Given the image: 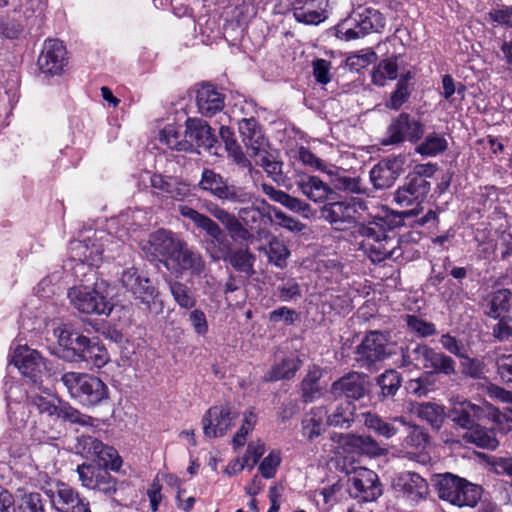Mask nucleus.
I'll list each match as a JSON object with an SVG mask.
<instances>
[{"mask_svg": "<svg viewBox=\"0 0 512 512\" xmlns=\"http://www.w3.org/2000/svg\"><path fill=\"white\" fill-rule=\"evenodd\" d=\"M320 378V369L314 367L313 369L309 370L308 374L302 380L301 391L304 402L311 403L320 396Z\"/></svg>", "mask_w": 512, "mask_h": 512, "instance_id": "3c124183", "label": "nucleus"}, {"mask_svg": "<svg viewBox=\"0 0 512 512\" xmlns=\"http://www.w3.org/2000/svg\"><path fill=\"white\" fill-rule=\"evenodd\" d=\"M267 254L270 262L283 267L290 252L282 241L274 238L269 243Z\"/></svg>", "mask_w": 512, "mask_h": 512, "instance_id": "680f3d73", "label": "nucleus"}, {"mask_svg": "<svg viewBox=\"0 0 512 512\" xmlns=\"http://www.w3.org/2000/svg\"><path fill=\"white\" fill-rule=\"evenodd\" d=\"M20 512H45L41 495L33 492L24 494L19 503Z\"/></svg>", "mask_w": 512, "mask_h": 512, "instance_id": "774afa93", "label": "nucleus"}, {"mask_svg": "<svg viewBox=\"0 0 512 512\" xmlns=\"http://www.w3.org/2000/svg\"><path fill=\"white\" fill-rule=\"evenodd\" d=\"M435 487L440 499L457 507H475L482 496V488L451 473L437 476Z\"/></svg>", "mask_w": 512, "mask_h": 512, "instance_id": "7ed1b4c3", "label": "nucleus"}, {"mask_svg": "<svg viewBox=\"0 0 512 512\" xmlns=\"http://www.w3.org/2000/svg\"><path fill=\"white\" fill-rule=\"evenodd\" d=\"M398 57L384 59L374 67L371 77L373 84L377 86H385L387 81L395 80L398 76Z\"/></svg>", "mask_w": 512, "mask_h": 512, "instance_id": "79ce46f5", "label": "nucleus"}, {"mask_svg": "<svg viewBox=\"0 0 512 512\" xmlns=\"http://www.w3.org/2000/svg\"><path fill=\"white\" fill-rule=\"evenodd\" d=\"M429 441L428 433L420 426H410V431L404 440L407 447H412L418 450L425 449Z\"/></svg>", "mask_w": 512, "mask_h": 512, "instance_id": "0e129e2a", "label": "nucleus"}, {"mask_svg": "<svg viewBox=\"0 0 512 512\" xmlns=\"http://www.w3.org/2000/svg\"><path fill=\"white\" fill-rule=\"evenodd\" d=\"M345 443L358 449L360 452L369 456H381L385 453V449L382 448L375 439L368 435H351L345 436Z\"/></svg>", "mask_w": 512, "mask_h": 512, "instance_id": "49530a36", "label": "nucleus"}, {"mask_svg": "<svg viewBox=\"0 0 512 512\" xmlns=\"http://www.w3.org/2000/svg\"><path fill=\"white\" fill-rule=\"evenodd\" d=\"M185 126L190 151H193L195 147L210 150L217 142L213 129L206 121L199 118H188Z\"/></svg>", "mask_w": 512, "mask_h": 512, "instance_id": "bb28decb", "label": "nucleus"}, {"mask_svg": "<svg viewBox=\"0 0 512 512\" xmlns=\"http://www.w3.org/2000/svg\"><path fill=\"white\" fill-rule=\"evenodd\" d=\"M411 85H406L405 81H398L394 91L391 93L390 99L386 103V107L398 110L405 104L411 95Z\"/></svg>", "mask_w": 512, "mask_h": 512, "instance_id": "052dcab7", "label": "nucleus"}, {"mask_svg": "<svg viewBox=\"0 0 512 512\" xmlns=\"http://www.w3.org/2000/svg\"><path fill=\"white\" fill-rule=\"evenodd\" d=\"M406 157L398 155L388 157L376 164L370 171V180L375 189L391 187L396 179L403 173Z\"/></svg>", "mask_w": 512, "mask_h": 512, "instance_id": "aec40b11", "label": "nucleus"}, {"mask_svg": "<svg viewBox=\"0 0 512 512\" xmlns=\"http://www.w3.org/2000/svg\"><path fill=\"white\" fill-rule=\"evenodd\" d=\"M414 413L435 430H439L445 419V408L432 402H424L414 407Z\"/></svg>", "mask_w": 512, "mask_h": 512, "instance_id": "a19ab883", "label": "nucleus"}, {"mask_svg": "<svg viewBox=\"0 0 512 512\" xmlns=\"http://www.w3.org/2000/svg\"><path fill=\"white\" fill-rule=\"evenodd\" d=\"M46 0H0V9L11 7L14 11H22L25 17H29L37 11L44 9Z\"/></svg>", "mask_w": 512, "mask_h": 512, "instance_id": "5fc2aeb1", "label": "nucleus"}, {"mask_svg": "<svg viewBox=\"0 0 512 512\" xmlns=\"http://www.w3.org/2000/svg\"><path fill=\"white\" fill-rule=\"evenodd\" d=\"M178 211L181 216L190 219L197 226V228L205 231L206 234L211 238L212 243L222 245L227 241V235L225 234L224 230L210 217L199 213L187 205H179Z\"/></svg>", "mask_w": 512, "mask_h": 512, "instance_id": "2f4dec72", "label": "nucleus"}, {"mask_svg": "<svg viewBox=\"0 0 512 512\" xmlns=\"http://www.w3.org/2000/svg\"><path fill=\"white\" fill-rule=\"evenodd\" d=\"M327 415L326 407L320 406L311 409L302 420V434L309 441L319 437L324 431V419Z\"/></svg>", "mask_w": 512, "mask_h": 512, "instance_id": "58836bf2", "label": "nucleus"}, {"mask_svg": "<svg viewBox=\"0 0 512 512\" xmlns=\"http://www.w3.org/2000/svg\"><path fill=\"white\" fill-rule=\"evenodd\" d=\"M104 281L96 282L94 287L80 285L68 290V298L72 306L85 314L109 315L113 304L107 298Z\"/></svg>", "mask_w": 512, "mask_h": 512, "instance_id": "20e7f679", "label": "nucleus"}, {"mask_svg": "<svg viewBox=\"0 0 512 512\" xmlns=\"http://www.w3.org/2000/svg\"><path fill=\"white\" fill-rule=\"evenodd\" d=\"M486 408L490 410L489 415L501 433L506 434L512 430V409L507 408L501 412L490 405H486Z\"/></svg>", "mask_w": 512, "mask_h": 512, "instance_id": "e2e57ef3", "label": "nucleus"}, {"mask_svg": "<svg viewBox=\"0 0 512 512\" xmlns=\"http://www.w3.org/2000/svg\"><path fill=\"white\" fill-rule=\"evenodd\" d=\"M300 367V361L293 358H285L280 363L273 365L270 371L265 375L266 381H279L294 377Z\"/></svg>", "mask_w": 512, "mask_h": 512, "instance_id": "de8ad7c7", "label": "nucleus"}, {"mask_svg": "<svg viewBox=\"0 0 512 512\" xmlns=\"http://www.w3.org/2000/svg\"><path fill=\"white\" fill-rule=\"evenodd\" d=\"M262 190L271 200L280 203L287 209L300 214L304 218H310L314 214L311 205L302 199L294 197L268 184H262Z\"/></svg>", "mask_w": 512, "mask_h": 512, "instance_id": "f704fd0d", "label": "nucleus"}, {"mask_svg": "<svg viewBox=\"0 0 512 512\" xmlns=\"http://www.w3.org/2000/svg\"><path fill=\"white\" fill-rule=\"evenodd\" d=\"M367 203L359 198L325 203L320 209V217L336 230H345L348 225L358 222Z\"/></svg>", "mask_w": 512, "mask_h": 512, "instance_id": "423d86ee", "label": "nucleus"}, {"mask_svg": "<svg viewBox=\"0 0 512 512\" xmlns=\"http://www.w3.org/2000/svg\"><path fill=\"white\" fill-rule=\"evenodd\" d=\"M484 416V407L466 400L455 404L449 412L451 421L464 431L470 430Z\"/></svg>", "mask_w": 512, "mask_h": 512, "instance_id": "72a5a7b5", "label": "nucleus"}, {"mask_svg": "<svg viewBox=\"0 0 512 512\" xmlns=\"http://www.w3.org/2000/svg\"><path fill=\"white\" fill-rule=\"evenodd\" d=\"M405 321L408 329L419 337H429L437 332L432 322H428L417 315H406Z\"/></svg>", "mask_w": 512, "mask_h": 512, "instance_id": "4d7b16f0", "label": "nucleus"}, {"mask_svg": "<svg viewBox=\"0 0 512 512\" xmlns=\"http://www.w3.org/2000/svg\"><path fill=\"white\" fill-rule=\"evenodd\" d=\"M238 413L230 406H213L203 416V433L207 438L224 436L234 424Z\"/></svg>", "mask_w": 512, "mask_h": 512, "instance_id": "6ab92c4d", "label": "nucleus"}, {"mask_svg": "<svg viewBox=\"0 0 512 512\" xmlns=\"http://www.w3.org/2000/svg\"><path fill=\"white\" fill-rule=\"evenodd\" d=\"M329 393L335 398L346 397L359 400L367 393L366 376L358 372H350L334 381Z\"/></svg>", "mask_w": 512, "mask_h": 512, "instance_id": "5701e85b", "label": "nucleus"}, {"mask_svg": "<svg viewBox=\"0 0 512 512\" xmlns=\"http://www.w3.org/2000/svg\"><path fill=\"white\" fill-rule=\"evenodd\" d=\"M11 363L15 365L24 377L36 383L46 369L43 358L36 350L27 346H19L13 355Z\"/></svg>", "mask_w": 512, "mask_h": 512, "instance_id": "4be33fe9", "label": "nucleus"}, {"mask_svg": "<svg viewBox=\"0 0 512 512\" xmlns=\"http://www.w3.org/2000/svg\"><path fill=\"white\" fill-rule=\"evenodd\" d=\"M295 185L303 196L314 203H324L333 199L335 195L333 188L318 176L302 175L299 176Z\"/></svg>", "mask_w": 512, "mask_h": 512, "instance_id": "cd10ccee", "label": "nucleus"}, {"mask_svg": "<svg viewBox=\"0 0 512 512\" xmlns=\"http://www.w3.org/2000/svg\"><path fill=\"white\" fill-rule=\"evenodd\" d=\"M199 187L223 202L244 205L254 199V193L247 187L228 184L220 174L211 169L203 170Z\"/></svg>", "mask_w": 512, "mask_h": 512, "instance_id": "39448f33", "label": "nucleus"}, {"mask_svg": "<svg viewBox=\"0 0 512 512\" xmlns=\"http://www.w3.org/2000/svg\"><path fill=\"white\" fill-rule=\"evenodd\" d=\"M75 449L77 453L87 458L97 459L100 464L113 471H118L122 466L121 457L113 447L103 444L90 435L79 436Z\"/></svg>", "mask_w": 512, "mask_h": 512, "instance_id": "ddd939ff", "label": "nucleus"}, {"mask_svg": "<svg viewBox=\"0 0 512 512\" xmlns=\"http://www.w3.org/2000/svg\"><path fill=\"white\" fill-rule=\"evenodd\" d=\"M349 21L354 22V27H346L343 23L338 28V33L345 40H353L364 37L371 31H379L385 26V18L375 9L365 8L362 11L353 12Z\"/></svg>", "mask_w": 512, "mask_h": 512, "instance_id": "4468645a", "label": "nucleus"}, {"mask_svg": "<svg viewBox=\"0 0 512 512\" xmlns=\"http://www.w3.org/2000/svg\"><path fill=\"white\" fill-rule=\"evenodd\" d=\"M120 281L135 299L140 300L147 311H152L159 292L149 278L140 275L135 267H130L122 271Z\"/></svg>", "mask_w": 512, "mask_h": 512, "instance_id": "f8f14e48", "label": "nucleus"}, {"mask_svg": "<svg viewBox=\"0 0 512 512\" xmlns=\"http://www.w3.org/2000/svg\"><path fill=\"white\" fill-rule=\"evenodd\" d=\"M74 361H83L96 368L104 367L109 361V354L105 346L98 339L84 337L80 340Z\"/></svg>", "mask_w": 512, "mask_h": 512, "instance_id": "473e14b6", "label": "nucleus"}, {"mask_svg": "<svg viewBox=\"0 0 512 512\" xmlns=\"http://www.w3.org/2000/svg\"><path fill=\"white\" fill-rule=\"evenodd\" d=\"M28 402L32 407H35L40 414L56 416L57 418L81 425H88L91 421V417L80 413L68 403L58 399H49L42 395L30 394L28 396Z\"/></svg>", "mask_w": 512, "mask_h": 512, "instance_id": "9b49d317", "label": "nucleus"}, {"mask_svg": "<svg viewBox=\"0 0 512 512\" xmlns=\"http://www.w3.org/2000/svg\"><path fill=\"white\" fill-rule=\"evenodd\" d=\"M392 488L398 498L403 499L411 506H416L425 501L430 494L427 480L412 471L398 473L393 478Z\"/></svg>", "mask_w": 512, "mask_h": 512, "instance_id": "6e6552de", "label": "nucleus"}, {"mask_svg": "<svg viewBox=\"0 0 512 512\" xmlns=\"http://www.w3.org/2000/svg\"><path fill=\"white\" fill-rule=\"evenodd\" d=\"M349 474V493L362 502H373L383 493L382 484L376 472L365 467H354Z\"/></svg>", "mask_w": 512, "mask_h": 512, "instance_id": "1a4fd4ad", "label": "nucleus"}, {"mask_svg": "<svg viewBox=\"0 0 512 512\" xmlns=\"http://www.w3.org/2000/svg\"><path fill=\"white\" fill-rule=\"evenodd\" d=\"M52 506L59 512H92L89 501L65 483H57L45 491Z\"/></svg>", "mask_w": 512, "mask_h": 512, "instance_id": "dca6fc26", "label": "nucleus"}, {"mask_svg": "<svg viewBox=\"0 0 512 512\" xmlns=\"http://www.w3.org/2000/svg\"><path fill=\"white\" fill-rule=\"evenodd\" d=\"M328 0H294L293 16L304 24L317 25L327 18Z\"/></svg>", "mask_w": 512, "mask_h": 512, "instance_id": "c756f323", "label": "nucleus"}, {"mask_svg": "<svg viewBox=\"0 0 512 512\" xmlns=\"http://www.w3.org/2000/svg\"><path fill=\"white\" fill-rule=\"evenodd\" d=\"M257 202L258 199L254 195V199L251 202L247 203L250 205L241 207L238 210L237 218L246 228L247 226L252 227L254 224L258 223L263 215L262 211L260 210V207L257 206Z\"/></svg>", "mask_w": 512, "mask_h": 512, "instance_id": "13d9d810", "label": "nucleus"}, {"mask_svg": "<svg viewBox=\"0 0 512 512\" xmlns=\"http://www.w3.org/2000/svg\"><path fill=\"white\" fill-rule=\"evenodd\" d=\"M206 209L212 217H214L224 226L225 230L230 234L232 239L247 241L251 238V233L246 227L243 226L235 214L227 211L217 203L211 201L207 202Z\"/></svg>", "mask_w": 512, "mask_h": 512, "instance_id": "c85d7f7f", "label": "nucleus"}, {"mask_svg": "<svg viewBox=\"0 0 512 512\" xmlns=\"http://www.w3.org/2000/svg\"><path fill=\"white\" fill-rule=\"evenodd\" d=\"M222 246V248L210 252L212 260L218 261L222 259L227 261L236 271L244 273L247 277L255 273L253 268L255 256L248 249H238L230 252L228 241L222 244Z\"/></svg>", "mask_w": 512, "mask_h": 512, "instance_id": "a878e982", "label": "nucleus"}, {"mask_svg": "<svg viewBox=\"0 0 512 512\" xmlns=\"http://www.w3.org/2000/svg\"><path fill=\"white\" fill-rule=\"evenodd\" d=\"M66 48L62 41L50 39L45 41L37 64L39 69L50 75L59 74L65 65Z\"/></svg>", "mask_w": 512, "mask_h": 512, "instance_id": "b1692460", "label": "nucleus"}, {"mask_svg": "<svg viewBox=\"0 0 512 512\" xmlns=\"http://www.w3.org/2000/svg\"><path fill=\"white\" fill-rule=\"evenodd\" d=\"M511 293L507 289L496 291L488 304L487 315L498 319L504 317L510 308Z\"/></svg>", "mask_w": 512, "mask_h": 512, "instance_id": "09e8293b", "label": "nucleus"}, {"mask_svg": "<svg viewBox=\"0 0 512 512\" xmlns=\"http://www.w3.org/2000/svg\"><path fill=\"white\" fill-rule=\"evenodd\" d=\"M54 333L58 338L59 345L64 347L67 351H71L73 356L78 350L80 340L85 337L84 335L72 331L65 326L57 328Z\"/></svg>", "mask_w": 512, "mask_h": 512, "instance_id": "6e6d98bb", "label": "nucleus"}, {"mask_svg": "<svg viewBox=\"0 0 512 512\" xmlns=\"http://www.w3.org/2000/svg\"><path fill=\"white\" fill-rule=\"evenodd\" d=\"M355 354L359 367L369 369L375 362L391 354L386 335L379 331L369 332L357 347Z\"/></svg>", "mask_w": 512, "mask_h": 512, "instance_id": "2eb2a0df", "label": "nucleus"}, {"mask_svg": "<svg viewBox=\"0 0 512 512\" xmlns=\"http://www.w3.org/2000/svg\"><path fill=\"white\" fill-rule=\"evenodd\" d=\"M169 289L175 302L184 309H192L196 305V297L192 290L180 281H171Z\"/></svg>", "mask_w": 512, "mask_h": 512, "instance_id": "603ef678", "label": "nucleus"}, {"mask_svg": "<svg viewBox=\"0 0 512 512\" xmlns=\"http://www.w3.org/2000/svg\"><path fill=\"white\" fill-rule=\"evenodd\" d=\"M462 439L465 443L489 451L496 450L500 445V442L496 437L495 430L482 426L478 423L470 430L464 431Z\"/></svg>", "mask_w": 512, "mask_h": 512, "instance_id": "e433bc0d", "label": "nucleus"}, {"mask_svg": "<svg viewBox=\"0 0 512 512\" xmlns=\"http://www.w3.org/2000/svg\"><path fill=\"white\" fill-rule=\"evenodd\" d=\"M159 141L168 148L177 151H190V144L186 137V129L182 130L181 126L168 124L159 132Z\"/></svg>", "mask_w": 512, "mask_h": 512, "instance_id": "4c0bfd02", "label": "nucleus"}, {"mask_svg": "<svg viewBox=\"0 0 512 512\" xmlns=\"http://www.w3.org/2000/svg\"><path fill=\"white\" fill-rule=\"evenodd\" d=\"M256 165L261 166L266 172L267 176L274 181H278L282 177V162L276 161L273 155L264 150L263 154L260 153L253 157Z\"/></svg>", "mask_w": 512, "mask_h": 512, "instance_id": "864d4df0", "label": "nucleus"}, {"mask_svg": "<svg viewBox=\"0 0 512 512\" xmlns=\"http://www.w3.org/2000/svg\"><path fill=\"white\" fill-rule=\"evenodd\" d=\"M108 469L105 466L102 467L92 489L111 495L116 492L117 481L109 474Z\"/></svg>", "mask_w": 512, "mask_h": 512, "instance_id": "338daca9", "label": "nucleus"}, {"mask_svg": "<svg viewBox=\"0 0 512 512\" xmlns=\"http://www.w3.org/2000/svg\"><path fill=\"white\" fill-rule=\"evenodd\" d=\"M431 188L430 182L419 176H409L405 178L394 194L395 202L401 207L419 206Z\"/></svg>", "mask_w": 512, "mask_h": 512, "instance_id": "412c9836", "label": "nucleus"}, {"mask_svg": "<svg viewBox=\"0 0 512 512\" xmlns=\"http://www.w3.org/2000/svg\"><path fill=\"white\" fill-rule=\"evenodd\" d=\"M420 358L421 368L427 370L430 374L451 376L456 373L455 361L450 356L436 351L428 345H422Z\"/></svg>", "mask_w": 512, "mask_h": 512, "instance_id": "7c9ffc66", "label": "nucleus"}, {"mask_svg": "<svg viewBox=\"0 0 512 512\" xmlns=\"http://www.w3.org/2000/svg\"><path fill=\"white\" fill-rule=\"evenodd\" d=\"M61 382L71 398L82 406L95 407L108 398L107 385L97 376L81 372H66Z\"/></svg>", "mask_w": 512, "mask_h": 512, "instance_id": "f03ea898", "label": "nucleus"}, {"mask_svg": "<svg viewBox=\"0 0 512 512\" xmlns=\"http://www.w3.org/2000/svg\"><path fill=\"white\" fill-rule=\"evenodd\" d=\"M72 258L78 263L75 265L76 270L88 269L93 275V266H98L103 259L104 244L101 238L88 237L82 241L71 242Z\"/></svg>", "mask_w": 512, "mask_h": 512, "instance_id": "f3484780", "label": "nucleus"}, {"mask_svg": "<svg viewBox=\"0 0 512 512\" xmlns=\"http://www.w3.org/2000/svg\"><path fill=\"white\" fill-rule=\"evenodd\" d=\"M163 263L168 270L178 276L185 273H189L191 276H199L205 269V261L202 255L183 239L172 256L163 260Z\"/></svg>", "mask_w": 512, "mask_h": 512, "instance_id": "9d476101", "label": "nucleus"}, {"mask_svg": "<svg viewBox=\"0 0 512 512\" xmlns=\"http://www.w3.org/2000/svg\"><path fill=\"white\" fill-rule=\"evenodd\" d=\"M196 104L198 111L211 117L224 107V96L214 86L203 84L197 89Z\"/></svg>", "mask_w": 512, "mask_h": 512, "instance_id": "c9c22d12", "label": "nucleus"}, {"mask_svg": "<svg viewBox=\"0 0 512 512\" xmlns=\"http://www.w3.org/2000/svg\"><path fill=\"white\" fill-rule=\"evenodd\" d=\"M378 385L384 397L394 396L401 385L400 375L394 370L386 371L379 376Z\"/></svg>", "mask_w": 512, "mask_h": 512, "instance_id": "bf43d9fd", "label": "nucleus"}, {"mask_svg": "<svg viewBox=\"0 0 512 512\" xmlns=\"http://www.w3.org/2000/svg\"><path fill=\"white\" fill-rule=\"evenodd\" d=\"M424 132L425 127L420 119L402 112L392 119L387 128L386 137L381 143L384 146L400 144L405 141L415 144L422 139Z\"/></svg>", "mask_w": 512, "mask_h": 512, "instance_id": "0eeeda50", "label": "nucleus"}, {"mask_svg": "<svg viewBox=\"0 0 512 512\" xmlns=\"http://www.w3.org/2000/svg\"><path fill=\"white\" fill-rule=\"evenodd\" d=\"M418 214L417 209L399 213V221L393 222L389 217L376 215L367 223L358 226V234L363 238L361 248L373 263L386 259L398 260L403 256L402 240L391 227L398 225L403 218Z\"/></svg>", "mask_w": 512, "mask_h": 512, "instance_id": "f257e3e1", "label": "nucleus"}, {"mask_svg": "<svg viewBox=\"0 0 512 512\" xmlns=\"http://www.w3.org/2000/svg\"><path fill=\"white\" fill-rule=\"evenodd\" d=\"M219 134L225 143V148L229 156L232 157L238 165H241L243 167H250L251 162L245 156L241 147L237 143L234 137V132L229 127L222 126L220 128Z\"/></svg>", "mask_w": 512, "mask_h": 512, "instance_id": "c03bdc74", "label": "nucleus"}, {"mask_svg": "<svg viewBox=\"0 0 512 512\" xmlns=\"http://www.w3.org/2000/svg\"><path fill=\"white\" fill-rule=\"evenodd\" d=\"M238 129L247 154L253 158L269 148L267 139L262 129L254 118L242 119L238 123Z\"/></svg>", "mask_w": 512, "mask_h": 512, "instance_id": "393cba45", "label": "nucleus"}, {"mask_svg": "<svg viewBox=\"0 0 512 512\" xmlns=\"http://www.w3.org/2000/svg\"><path fill=\"white\" fill-rule=\"evenodd\" d=\"M182 238L170 230L158 229L142 242V250L149 260L154 261L163 257L167 260L172 256Z\"/></svg>", "mask_w": 512, "mask_h": 512, "instance_id": "a211bd4d", "label": "nucleus"}, {"mask_svg": "<svg viewBox=\"0 0 512 512\" xmlns=\"http://www.w3.org/2000/svg\"><path fill=\"white\" fill-rule=\"evenodd\" d=\"M332 179L333 190L341 191L346 194H364L366 187L360 177H351L344 174L334 173L329 174Z\"/></svg>", "mask_w": 512, "mask_h": 512, "instance_id": "37998d69", "label": "nucleus"}, {"mask_svg": "<svg viewBox=\"0 0 512 512\" xmlns=\"http://www.w3.org/2000/svg\"><path fill=\"white\" fill-rule=\"evenodd\" d=\"M356 407L351 401L338 404L333 411L327 412L326 423L337 428H349L355 419Z\"/></svg>", "mask_w": 512, "mask_h": 512, "instance_id": "ea45409f", "label": "nucleus"}, {"mask_svg": "<svg viewBox=\"0 0 512 512\" xmlns=\"http://www.w3.org/2000/svg\"><path fill=\"white\" fill-rule=\"evenodd\" d=\"M448 148L446 138L436 132L430 133L426 136L423 142L416 146V153L426 156L434 157Z\"/></svg>", "mask_w": 512, "mask_h": 512, "instance_id": "a18cd8bd", "label": "nucleus"}, {"mask_svg": "<svg viewBox=\"0 0 512 512\" xmlns=\"http://www.w3.org/2000/svg\"><path fill=\"white\" fill-rule=\"evenodd\" d=\"M364 420V425L373 430L380 436H383L387 439L393 437L397 434L398 429L392 423L385 421L383 418L378 416L377 414L367 412L362 414Z\"/></svg>", "mask_w": 512, "mask_h": 512, "instance_id": "8fccbe9b", "label": "nucleus"}, {"mask_svg": "<svg viewBox=\"0 0 512 512\" xmlns=\"http://www.w3.org/2000/svg\"><path fill=\"white\" fill-rule=\"evenodd\" d=\"M102 464H82L77 467V473L82 486L92 489L97 480L98 473L102 469Z\"/></svg>", "mask_w": 512, "mask_h": 512, "instance_id": "69168bd1", "label": "nucleus"}]
</instances>
